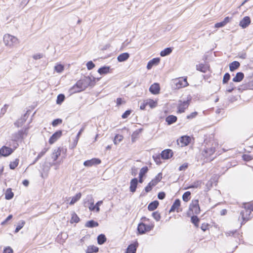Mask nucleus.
I'll list each match as a JSON object with an SVG mask.
<instances>
[{"label":"nucleus","instance_id":"7c9ffc66","mask_svg":"<svg viewBox=\"0 0 253 253\" xmlns=\"http://www.w3.org/2000/svg\"><path fill=\"white\" fill-rule=\"evenodd\" d=\"M136 251V246L133 244L129 245L126 249V253H135Z\"/></svg>","mask_w":253,"mask_h":253},{"label":"nucleus","instance_id":"864d4df0","mask_svg":"<svg viewBox=\"0 0 253 253\" xmlns=\"http://www.w3.org/2000/svg\"><path fill=\"white\" fill-rule=\"evenodd\" d=\"M152 216L157 221H159L161 219L160 214L158 211L153 212Z\"/></svg>","mask_w":253,"mask_h":253},{"label":"nucleus","instance_id":"603ef678","mask_svg":"<svg viewBox=\"0 0 253 253\" xmlns=\"http://www.w3.org/2000/svg\"><path fill=\"white\" fill-rule=\"evenodd\" d=\"M230 75L229 73H226L224 74L222 80L223 84H226L227 83L228 81L230 80Z\"/></svg>","mask_w":253,"mask_h":253},{"label":"nucleus","instance_id":"20e7f679","mask_svg":"<svg viewBox=\"0 0 253 253\" xmlns=\"http://www.w3.org/2000/svg\"><path fill=\"white\" fill-rule=\"evenodd\" d=\"M191 98H190L187 100L182 101L181 100L178 101L177 113H182L185 112V110L188 107Z\"/></svg>","mask_w":253,"mask_h":253},{"label":"nucleus","instance_id":"bb28decb","mask_svg":"<svg viewBox=\"0 0 253 253\" xmlns=\"http://www.w3.org/2000/svg\"><path fill=\"white\" fill-rule=\"evenodd\" d=\"M180 205V201L179 199L175 200L174 202L171 207V208L169 211V212H173L177 209Z\"/></svg>","mask_w":253,"mask_h":253},{"label":"nucleus","instance_id":"aec40b11","mask_svg":"<svg viewBox=\"0 0 253 253\" xmlns=\"http://www.w3.org/2000/svg\"><path fill=\"white\" fill-rule=\"evenodd\" d=\"M129 57V54L127 52L123 53L120 54L118 57L117 59L119 62H124Z\"/></svg>","mask_w":253,"mask_h":253},{"label":"nucleus","instance_id":"5701e85b","mask_svg":"<svg viewBox=\"0 0 253 253\" xmlns=\"http://www.w3.org/2000/svg\"><path fill=\"white\" fill-rule=\"evenodd\" d=\"M103 202L102 201H99L96 203L95 206H93V203H92L90 205V206L89 207V209L90 211H93L96 209V212H99L100 211V209L99 206L102 204Z\"/></svg>","mask_w":253,"mask_h":253},{"label":"nucleus","instance_id":"c85d7f7f","mask_svg":"<svg viewBox=\"0 0 253 253\" xmlns=\"http://www.w3.org/2000/svg\"><path fill=\"white\" fill-rule=\"evenodd\" d=\"M60 154L61 150H60V148L55 149L51 155V158L53 160V161H55L58 157L60 155Z\"/></svg>","mask_w":253,"mask_h":253},{"label":"nucleus","instance_id":"4d7b16f0","mask_svg":"<svg viewBox=\"0 0 253 253\" xmlns=\"http://www.w3.org/2000/svg\"><path fill=\"white\" fill-rule=\"evenodd\" d=\"M131 110H126L122 115V118L123 119H126L127 118L129 115L130 114H131Z\"/></svg>","mask_w":253,"mask_h":253},{"label":"nucleus","instance_id":"a18cd8bd","mask_svg":"<svg viewBox=\"0 0 253 253\" xmlns=\"http://www.w3.org/2000/svg\"><path fill=\"white\" fill-rule=\"evenodd\" d=\"M123 136L122 135L117 134L114 139V144L116 145L118 144L123 140Z\"/></svg>","mask_w":253,"mask_h":253},{"label":"nucleus","instance_id":"423d86ee","mask_svg":"<svg viewBox=\"0 0 253 253\" xmlns=\"http://www.w3.org/2000/svg\"><path fill=\"white\" fill-rule=\"evenodd\" d=\"M240 216L243 219V222H246L249 220L253 216V215H251V211L249 209L246 208L244 206V208L240 212Z\"/></svg>","mask_w":253,"mask_h":253},{"label":"nucleus","instance_id":"f3484780","mask_svg":"<svg viewBox=\"0 0 253 253\" xmlns=\"http://www.w3.org/2000/svg\"><path fill=\"white\" fill-rule=\"evenodd\" d=\"M27 118V114L26 113L20 119L15 122L14 125L18 127L21 126L26 121Z\"/></svg>","mask_w":253,"mask_h":253},{"label":"nucleus","instance_id":"2f4dec72","mask_svg":"<svg viewBox=\"0 0 253 253\" xmlns=\"http://www.w3.org/2000/svg\"><path fill=\"white\" fill-rule=\"evenodd\" d=\"M14 196V194L12 192L11 188H8L7 189L5 194V198L6 200H10Z\"/></svg>","mask_w":253,"mask_h":253},{"label":"nucleus","instance_id":"bf43d9fd","mask_svg":"<svg viewBox=\"0 0 253 253\" xmlns=\"http://www.w3.org/2000/svg\"><path fill=\"white\" fill-rule=\"evenodd\" d=\"M160 58H155L151 60L150 61L151 62L152 64L154 65H156L158 64V63L160 62Z\"/></svg>","mask_w":253,"mask_h":253},{"label":"nucleus","instance_id":"f03ea898","mask_svg":"<svg viewBox=\"0 0 253 253\" xmlns=\"http://www.w3.org/2000/svg\"><path fill=\"white\" fill-rule=\"evenodd\" d=\"M200 211L198 200H193L189 205L187 215L190 216L192 214H198Z\"/></svg>","mask_w":253,"mask_h":253},{"label":"nucleus","instance_id":"052dcab7","mask_svg":"<svg viewBox=\"0 0 253 253\" xmlns=\"http://www.w3.org/2000/svg\"><path fill=\"white\" fill-rule=\"evenodd\" d=\"M154 225L153 224H148V225H147V224H145V227L146 228V232L150 231L151 230H152L153 228H154Z\"/></svg>","mask_w":253,"mask_h":253},{"label":"nucleus","instance_id":"c9c22d12","mask_svg":"<svg viewBox=\"0 0 253 253\" xmlns=\"http://www.w3.org/2000/svg\"><path fill=\"white\" fill-rule=\"evenodd\" d=\"M106 241V238L104 234H100L97 237V242L99 245L103 244Z\"/></svg>","mask_w":253,"mask_h":253},{"label":"nucleus","instance_id":"49530a36","mask_svg":"<svg viewBox=\"0 0 253 253\" xmlns=\"http://www.w3.org/2000/svg\"><path fill=\"white\" fill-rule=\"evenodd\" d=\"M191 195V193L189 191L185 192L183 196H182V199L185 202H187L190 199V196Z\"/></svg>","mask_w":253,"mask_h":253},{"label":"nucleus","instance_id":"0e129e2a","mask_svg":"<svg viewBox=\"0 0 253 253\" xmlns=\"http://www.w3.org/2000/svg\"><path fill=\"white\" fill-rule=\"evenodd\" d=\"M165 197H166V194L164 192H161L159 193V194L158 195V198L160 200L164 199L165 198Z\"/></svg>","mask_w":253,"mask_h":253},{"label":"nucleus","instance_id":"ea45409f","mask_svg":"<svg viewBox=\"0 0 253 253\" xmlns=\"http://www.w3.org/2000/svg\"><path fill=\"white\" fill-rule=\"evenodd\" d=\"M98 251V248L97 247L92 246H89L87 248L86 253H96Z\"/></svg>","mask_w":253,"mask_h":253},{"label":"nucleus","instance_id":"393cba45","mask_svg":"<svg viewBox=\"0 0 253 253\" xmlns=\"http://www.w3.org/2000/svg\"><path fill=\"white\" fill-rule=\"evenodd\" d=\"M99 225V224L97 222L93 220H91L87 221L85 223V226L86 227L89 228H93L95 227H97Z\"/></svg>","mask_w":253,"mask_h":253},{"label":"nucleus","instance_id":"4468645a","mask_svg":"<svg viewBox=\"0 0 253 253\" xmlns=\"http://www.w3.org/2000/svg\"><path fill=\"white\" fill-rule=\"evenodd\" d=\"M24 133V131L23 130H19L18 132L12 134V140L14 141H17L18 140L22 139Z\"/></svg>","mask_w":253,"mask_h":253},{"label":"nucleus","instance_id":"774afa93","mask_svg":"<svg viewBox=\"0 0 253 253\" xmlns=\"http://www.w3.org/2000/svg\"><path fill=\"white\" fill-rule=\"evenodd\" d=\"M3 253H13V250L10 247H7L5 248Z\"/></svg>","mask_w":253,"mask_h":253},{"label":"nucleus","instance_id":"a878e982","mask_svg":"<svg viewBox=\"0 0 253 253\" xmlns=\"http://www.w3.org/2000/svg\"><path fill=\"white\" fill-rule=\"evenodd\" d=\"M176 121L177 117L173 115H169L166 119V121L169 125L175 123Z\"/></svg>","mask_w":253,"mask_h":253},{"label":"nucleus","instance_id":"5fc2aeb1","mask_svg":"<svg viewBox=\"0 0 253 253\" xmlns=\"http://www.w3.org/2000/svg\"><path fill=\"white\" fill-rule=\"evenodd\" d=\"M86 67L88 70H90L95 67V64L91 61H90L86 63Z\"/></svg>","mask_w":253,"mask_h":253},{"label":"nucleus","instance_id":"2eb2a0df","mask_svg":"<svg viewBox=\"0 0 253 253\" xmlns=\"http://www.w3.org/2000/svg\"><path fill=\"white\" fill-rule=\"evenodd\" d=\"M138 179L136 178H134L131 180L130 182L129 189L130 191L134 193L136 191V189L138 184Z\"/></svg>","mask_w":253,"mask_h":253},{"label":"nucleus","instance_id":"9d476101","mask_svg":"<svg viewBox=\"0 0 253 253\" xmlns=\"http://www.w3.org/2000/svg\"><path fill=\"white\" fill-rule=\"evenodd\" d=\"M13 151V150L12 148L4 146L0 149V155L6 157L10 155Z\"/></svg>","mask_w":253,"mask_h":253},{"label":"nucleus","instance_id":"338daca9","mask_svg":"<svg viewBox=\"0 0 253 253\" xmlns=\"http://www.w3.org/2000/svg\"><path fill=\"white\" fill-rule=\"evenodd\" d=\"M225 25H226L223 22V21L222 22H218V23H217L215 24V28H221V27H224Z\"/></svg>","mask_w":253,"mask_h":253},{"label":"nucleus","instance_id":"3c124183","mask_svg":"<svg viewBox=\"0 0 253 253\" xmlns=\"http://www.w3.org/2000/svg\"><path fill=\"white\" fill-rule=\"evenodd\" d=\"M201 181H196L194 182H193L190 186L189 188H197L201 186Z\"/></svg>","mask_w":253,"mask_h":253},{"label":"nucleus","instance_id":"ddd939ff","mask_svg":"<svg viewBox=\"0 0 253 253\" xmlns=\"http://www.w3.org/2000/svg\"><path fill=\"white\" fill-rule=\"evenodd\" d=\"M160 85L158 83L153 84L149 88V91L153 94H158L160 92Z\"/></svg>","mask_w":253,"mask_h":253},{"label":"nucleus","instance_id":"8fccbe9b","mask_svg":"<svg viewBox=\"0 0 253 253\" xmlns=\"http://www.w3.org/2000/svg\"><path fill=\"white\" fill-rule=\"evenodd\" d=\"M54 70L57 73H61L64 70V66L61 64H58L54 67Z\"/></svg>","mask_w":253,"mask_h":253},{"label":"nucleus","instance_id":"cd10ccee","mask_svg":"<svg viewBox=\"0 0 253 253\" xmlns=\"http://www.w3.org/2000/svg\"><path fill=\"white\" fill-rule=\"evenodd\" d=\"M240 65V64L239 62L236 61H233L229 64V69L231 72L234 71L236 69H238Z\"/></svg>","mask_w":253,"mask_h":253},{"label":"nucleus","instance_id":"f704fd0d","mask_svg":"<svg viewBox=\"0 0 253 253\" xmlns=\"http://www.w3.org/2000/svg\"><path fill=\"white\" fill-rule=\"evenodd\" d=\"M81 197V193H77L75 196L72 198L71 201H70L69 204L70 205H74L75 203H76L78 200L80 199Z\"/></svg>","mask_w":253,"mask_h":253},{"label":"nucleus","instance_id":"473e14b6","mask_svg":"<svg viewBox=\"0 0 253 253\" xmlns=\"http://www.w3.org/2000/svg\"><path fill=\"white\" fill-rule=\"evenodd\" d=\"M137 230L139 234H142L145 233L146 232L145 224L142 222L140 223L138 225Z\"/></svg>","mask_w":253,"mask_h":253},{"label":"nucleus","instance_id":"9b49d317","mask_svg":"<svg viewBox=\"0 0 253 253\" xmlns=\"http://www.w3.org/2000/svg\"><path fill=\"white\" fill-rule=\"evenodd\" d=\"M173 154L172 151L171 149H168L163 150L161 154V156L163 159L166 160L172 157Z\"/></svg>","mask_w":253,"mask_h":253},{"label":"nucleus","instance_id":"de8ad7c7","mask_svg":"<svg viewBox=\"0 0 253 253\" xmlns=\"http://www.w3.org/2000/svg\"><path fill=\"white\" fill-rule=\"evenodd\" d=\"M65 99V96L63 94H60L58 95L57 100H56V103L57 104H60Z\"/></svg>","mask_w":253,"mask_h":253},{"label":"nucleus","instance_id":"b1692460","mask_svg":"<svg viewBox=\"0 0 253 253\" xmlns=\"http://www.w3.org/2000/svg\"><path fill=\"white\" fill-rule=\"evenodd\" d=\"M196 69L197 70L200 71L203 73H206L208 71L209 67L204 64H199L197 65Z\"/></svg>","mask_w":253,"mask_h":253},{"label":"nucleus","instance_id":"79ce46f5","mask_svg":"<svg viewBox=\"0 0 253 253\" xmlns=\"http://www.w3.org/2000/svg\"><path fill=\"white\" fill-rule=\"evenodd\" d=\"M48 148H44L38 155L36 159L35 160L34 163L37 162L38 160H39L41 158H42L45 153L48 151Z\"/></svg>","mask_w":253,"mask_h":253},{"label":"nucleus","instance_id":"f8f14e48","mask_svg":"<svg viewBox=\"0 0 253 253\" xmlns=\"http://www.w3.org/2000/svg\"><path fill=\"white\" fill-rule=\"evenodd\" d=\"M251 23V19L250 17L245 16L244 17L240 22L239 25L242 28H247Z\"/></svg>","mask_w":253,"mask_h":253},{"label":"nucleus","instance_id":"f257e3e1","mask_svg":"<svg viewBox=\"0 0 253 253\" xmlns=\"http://www.w3.org/2000/svg\"><path fill=\"white\" fill-rule=\"evenodd\" d=\"M218 144L214 140H211L209 142H207L205 146V148L202 151L203 157L207 159L208 160H212L214 157H212L215 151Z\"/></svg>","mask_w":253,"mask_h":253},{"label":"nucleus","instance_id":"a211bd4d","mask_svg":"<svg viewBox=\"0 0 253 253\" xmlns=\"http://www.w3.org/2000/svg\"><path fill=\"white\" fill-rule=\"evenodd\" d=\"M148 169L147 167H143L140 170V172L139 173V183H142L143 182V176L147 173Z\"/></svg>","mask_w":253,"mask_h":253},{"label":"nucleus","instance_id":"1a4fd4ad","mask_svg":"<svg viewBox=\"0 0 253 253\" xmlns=\"http://www.w3.org/2000/svg\"><path fill=\"white\" fill-rule=\"evenodd\" d=\"M62 130H59L56 131L50 137V138L49 139V143L50 144H53L62 136Z\"/></svg>","mask_w":253,"mask_h":253},{"label":"nucleus","instance_id":"4be33fe9","mask_svg":"<svg viewBox=\"0 0 253 253\" xmlns=\"http://www.w3.org/2000/svg\"><path fill=\"white\" fill-rule=\"evenodd\" d=\"M244 75L242 72H238L235 77L233 78L232 81L234 82H240L243 80Z\"/></svg>","mask_w":253,"mask_h":253},{"label":"nucleus","instance_id":"13d9d810","mask_svg":"<svg viewBox=\"0 0 253 253\" xmlns=\"http://www.w3.org/2000/svg\"><path fill=\"white\" fill-rule=\"evenodd\" d=\"M244 206L246 209H249L251 212L253 211V203H246L244 204Z\"/></svg>","mask_w":253,"mask_h":253},{"label":"nucleus","instance_id":"6e6552de","mask_svg":"<svg viewBox=\"0 0 253 253\" xmlns=\"http://www.w3.org/2000/svg\"><path fill=\"white\" fill-rule=\"evenodd\" d=\"M101 161L97 158H93L84 162V165L85 167H90L93 165L100 164Z\"/></svg>","mask_w":253,"mask_h":253},{"label":"nucleus","instance_id":"dca6fc26","mask_svg":"<svg viewBox=\"0 0 253 253\" xmlns=\"http://www.w3.org/2000/svg\"><path fill=\"white\" fill-rule=\"evenodd\" d=\"M245 85L249 89L253 88V75L246 78L245 80Z\"/></svg>","mask_w":253,"mask_h":253},{"label":"nucleus","instance_id":"7ed1b4c3","mask_svg":"<svg viewBox=\"0 0 253 253\" xmlns=\"http://www.w3.org/2000/svg\"><path fill=\"white\" fill-rule=\"evenodd\" d=\"M3 42L5 45L12 46L18 43L17 38L9 34H5L3 36Z\"/></svg>","mask_w":253,"mask_h":253},{"label":"nucleus","instance_id":"69168bd1","mask_svg":"<svg viewBox=\"0 0 253 253\" xmlns=\"http://www.w3.org/2000/svg\"><path fill=\"white\" fill-rule=\"evenodd\" d=\"M188 167V164L187 163H184L181 166L179 167V170L182 171V170H185Z\"/></svg>","mask_w":253,"mask_h":253},{"label":"nucleus","instance_id":"72a5a7b5","mask_svg":"<svg viewBox=\"0 0 253 253\" xmlns=\"http://www.w3.org/2000/svg\"><path fill=\"white\" fill-rule=\"evenodd\" d=\"M109 70H110V67L103 66L102 67L100 68L98 70V72L100 75L106 74L109 73Z\"/></svg>","mask_w":253,"mask_h":253},{"label":"nucleus","instance_id":"a19ab883","mask_svg":"<svg viewBox=\"0 0 253 253\" xmlns=\"http://www.w3.org/2000/svg\"><path fill=\"white\" fill-rule=\"evenodd\" d=\"M191 221L192 223L194 224L196 227H198L199 219L196 215H192L191 217Z\"/></svg>","mask_w":253,"mask_h":253},{"label":"nucleus","instance_id":"e433bc0d","mask_svg":"<svg viewBox=\"0 0 253 253\" xmlns=\"http://www.w3.org/2000/svg\"><path fill=\"white\" fill-rule=\"evenodd\" d=\"M172 52V49L171 47H167L164 50L161 51L160 55L161 56L164 57L169 55Z\"/></svg>","mask_w":253,"mask_h":253},{"label":"nucleus","instance_id":"37998d69","mask_svg":"<svg viewBox=\"0 0 253 253\" xmlns=\"http://www.w3.org/2000/svg\"><path fill=\"white\" fill-rule=\"evenodd\" d=\"M146 103L147 104V105H149L151 108L155 107L157 104L156 101L151 99L146 100Z\"/></svg>","mask_w":253,"mask_h":253},{"label":"nucleus","instance_id":"e2e57ef3","mask_svg":"<svg viewBox=\"0 0 253 253\" xmlns=\"http://www.w3.org/2000/svg\"><path fill=\"white\" fill-rule=\"evenodd\" d=\"M198 113L197 112H194L191 113L190 115L187 116V119H192L196 117Z\"/></svg>","mask_w":253,"mask_h":253},{"label":"nucleus","instance_id":"6ab92c4d","mask_svg":"<svg viewBox=\"0 0 253 253\" xmlns=\"http://www.w3.org/2000/svg\"><path fill=\"white\" fill-rule=\"evenodd\" d=\"M162 179V173L160 172L155 177L152 179L150 182L153 185L155 186Z\"/></svg>","mask_w":253,"mask_h":253},{"label":"nucleus","instance_id":"680f3d73","mask_svg":"<svg viewBox=\"0 0 253 253\" xmlns=\"http://www.w3.org/2000/svg\"><path fill=\"white\" fill-rule=\"evenodd\" d=\"M154 186L152 185V184H151V183L150 182L148 185L147 186L145 187V190L146 191V192H150L152 189V187H153Z\"/></svg>","mask_w":253,"mask_h":253},{"label":"nucleus","instance_id":"0eeeda50","mask_svg":"<svg viewBox=\"0 0 253 253\" xmlns=\"http://www.w3.org/2000/svg\"><path fill=\"white\" fill-rule=\"evenodd\" d=\"M95 80L94 77H84L83 79H81V81L83 83V86L86 88L88 86L94 85Z\"/></svg>","mask_w":253,"mask_h":253},{"label":"nucleus","instance_id":"58836bf2","mask_svg":"<svg viewBox=\"0 0 253 253\" xmlns=\"http://www.w3.org/2000/svg\"><path fill=\"white\" fill-rule=\"evenodd\" d=\"M25 224V222L24 220H21L19 221L17 223V226L15 230V233H17L19 231L23 228Z\"/></svg>","mask_w":253,"mask_h":253},{"label":"nucleus","instance_id":"c756f323","mask_svg":"<svg viewBox=\"0 0 253 253\" xmlns=\"http://www.w3.org/2000/svg\"><path fill=\"white\" fill-rule=\"evenodd\" d=\"M176 84L178 88L185 87L188 85V83L187 81L186 78L184 79L182 81L179 80L178 82L176 83Z\"/></svg>","mask_w":253,"mask_h":253},{"label":"nucleus","instance_id":"09e8293b","mask_svg":"<svg viewBox=\"0 0 253 253\" xmlns=\"http://www.w3.org/2000/svg\"><path fill=\"white\" fill-rule=\"evenodd\" d=\"M79 221H80L79 217L78 216V215L75 212H74L72 214V218H71V222L72 223H73V222L78 223Z\"/></svg>","mask_w":253,"mask_h":253},{"label":"nucleus","instance_id":"4c0bfd02","mask_svg":"<svg viewBox=\"0 0 253 253\" xmlns=\"http://www.w3.org/2000/svg\"><path fill=\"white\" fill-rule=\"evenodd\" d=\"M190 141V138L189 136H183L180 138V142L183 143L184 145H188Z\"/></svg>","mask_w":253,"mask_h":253},{"label":"nucleus","instance_id":"412c9836","mask_svg":"<svg viewBox=\"0 0 253 253\" xmlns=\"http://www.w3.org/2000/svg\"><path fill=\"white\" fill-rule=\"evenodd\" d=\"M159 206V202L154 201L150 203L148 206V210L149 211H153L156 210Z\"/></svg>","mask_w":253,"mask_h":253},{"label":"nucleus","instance_id":"39448f33","mask_svg":"<svg viewBox=\"0 0 253 253\" xmlns=\"http://www.w3.org/2000/svg\"><path fill=\"white\" fill-rule=\"evenodd\" d=\"M85 89V87L83 86V83L80 80L70 89L69 91L71 94H73L84 90Z\"/></svg>","mask_w":253,"mask_h":253},{"label":"nucleus","instance_id":"c03bdc74","mask_svg":"<svg viewBox=\"0 0 253 253\" xmlns=\"http://www.w3.org/2000/svg\"><path fill=\"white\" fill-rule=\"evenodd\" d=\"M19 159H16L13 162H11L9 164V168L11 169H14L18 165Z\"/></svg>","mask_w":253,"mask_h":253},{"label":"nucleus","instance_id":"6e6d98bb","mask_svg":"<svg viewBox=\"0 0 253 253\" xmlns=\"http://www.w3.org/2000/svg\"><path fill=\"white\" fill-rule=\"evenodd\" d=\"M62 120L60 119H56L55 120H54L53 121L52 123V125L53 126H57L59 124H60L62 123Z\"/></svg>","mask_w":253,"mask_h":253}]
</instances>
